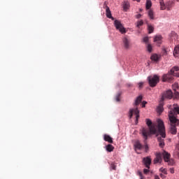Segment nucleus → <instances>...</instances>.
<instances>
[{"mask_svg":"<svg viewBox=\"0 0 179 179\" xmlns=\"http://www.w3.org/2000/svg\"><path fill=\"white\" fill-rule=\"evenodd\" d=\"M107 8H110V7H109L108 6H107V2L105 1V2L103 3V8L106 10Z\"/></svg>","mask_w":179,"mask_h":179,"instance_id":"nucleus-36","label":"nucleus"},{"mask_svg":"<svg viewBox=\"0 0 179 179\" xmlns=\"http://www.w3.org/2000/svg\"><path fill=\"white\" fill-rule=\"evenodd\" d=\"M115 100H116V101H120V94L116 96Z\"/></svg>","mask_w":179,"mask_h":179,"instance_id":"nucleus-41","label":"nucleus"},{"mask_svg":"<svg viewBox=\"0 0 179 179\" xmlns=\"http://www.w3.org/2000/svg\"><path fill=\"white\" fill-rule=\"evenodd\" d=\"M141 101H142V96H139L136 98L134 103L135 106H139V104H141Z\"/></svg>","mask_w":179,"mask_h":179,"instance_id":"nucleus-20","label":"nucleus"},{"mask_svg":"<svg viewBox=\"0 0 179 179\" xmlns=\"http://www.w3.org/2000/svg\"><path fill=\"white\" fill-rule=\"evenodd\" d=\"M148 29L149 34H150L153 33V31L155 30V27H153V26H152L151 24H148Z\"/></svg>","mask_w":179,"mask_h":179,"instance_id":"nucleus-24","label":"nucleus"},{"mask_svg":"<svg viewBox=\"0 0 179 179\" xmlns=\"http://www.w3.org/2000/svg\"><path fill=\"white\" fill-rule=\"evenodd\" d=\"M148 80L150 87H156L157 83L160 82V78L157 75L150 76L148 77Z\"/></svg>","mask_w":179,"mask_h":179,"instance_id":"nucleus-5","label":"nucleus"},{"mask_svg":"<svg viewBox=\"0 0 179 179\" xmlns=\"http://www.w3.org/2000/svg\"><path fill=\"white\" fill-rule=\"evenodd\" d=\"M147 103H148V102L143 101V103H142V107L145 108Z\"/></svg>","mask_w":179,"mask_h":179,"instance_id":"nucleus-39","label":"nucleus"},{"mask_svg":"<svg viewBox=\"0 0 179 179\" xmlns=\"http://www.w3.org/2000/svg\"><path fill=\"white\" fill-rule=\"evenodd\" d=\"M146 124L148 128L143 127L141 129L143 139H148V136L150 135H160L157 137L159 146L163 148L164 146V138H166V127H164V122L161 119H157L156 123H152L150 119H146Z\"/></svg>","mask_w":179,"mask_h":179,"instance_id":"nucleus-1","label":"nucleus"},{"mask_svg":"<svg viewBox=\"0 0 179 179\" xmlns=\"http://www.w3.org/2000/svg\"><path fill=\"white\" fill-rule=\"evenodd\" d=\"M174 96H175V99H179V92L177 91H175Z\"/></svg>","mask_w":179,"mask_h":179,"instance_id":"nucleus-35","label":"nucleus"},{"mask_svg":"<svg viewBox=\"0 0 179 179\" xmlns=\"http://www.w3.org/2000/svg\"><path fill=\"white\" fill-rule=\"evenodd\" d=\"M170 173H171V174H174V168H171V169H170Z\"/></svg>","mask_w":179,"mask_h":179,"instance_id":"nucleus-40","label":"nucleus"},{"mask_svg":"<svg viewBox=\"0 0 179 179\" xmlns=\"http://www.w3.org/2000/svg\"><path fill=\"white\" fill-rule=\"evenodd\" d=\"M177 89H179V84L178 83H175L173 85V90H174V92H177Z\"/></svg>","mask_w":179,"mask_h":179,"instance_id":"nucleus-29","label":"nucleus"},{"mask_svg":"<svg viewBox=\"0 0 179 179\" xmlns=\"http://www.w3.org/2000/svg\"><path fill=\"white\" fill-rule=\"evenodd\" d=\"M163 37L161 35H157L154 37V43H156L157 45L159 47L162 45Z\"/></svg>","mask_w":179,"mask_h":179,"instance_id":"nucleus-12","label":"nucleus"},{"mask_svg":"<svg viewBox=\"0 0 179 179\" xmlns=\"http://www.w3.org/2000/svg\"><path fill=\"white\" fill-rule=\"evenodd\" d=\"M143 173H144V174H148V173H149V169L148 168L147 169H144Z\"/></svg>","mask_w":179,"mask_h":179,"instance_id":"nucleus-37","label":"nucleus"},{"mask_svg":"<svg viewBox=\"0 0 179 179\" xmlns=\"http://www.w3.org/2000/svg\"><path fill=\"white\" fill-rule=\"evenodd\" d=\"M106 17L108 19H112V20H114V18L113 17V15H111V10H110V8H107L106 10Z\"/></svg>","mask_w":179,"mask_h":179,"instance_id":"nucleus-17","label":"nucleus"},{"mask_svg":"<svg viewBox=\"0 0 179 179\" xmlns=\"http://www.w3.org/2000/svg\"><path fill=\"white\" fill-rule=\"evenodd\" d=\"M143 162L147 169H150V164H152V159L150 157H147L143 158Z\"/></svg>","mask_w":179,"mask_h":179,"instance_id":"nucleus-11","label":"nucleus"},{"mask_svg":"<svg viewBox=\"0 0 179 179\" xmlns=\"http://www.w3.org/2000/svg\"><path fill=\"white\" fill-rule=\"evenodd\" d=\"M141 26H143V20H140V21L137 22L136 27H138L139 29L141 27Z\"/></svg>","mask_w":179,"mask_h":179,"instance_id":"nucleus-31","label":"nucleus"},{"mask_svg":"<svg viewBox=\"0 0 179 179\" xmlns=\"http://www.w3.org/2000/svg\"><path fill=\"white\" fill-rule=\"evenodd\" d=\"M103 139L106 142H108V143H113V138H111V136H110L108 134H105L103 136Z\"/></svg>","mask_w":179,"mask_h":179,"instance_id":"nucleus-16","label":"nucleus"},{"mask_svg":"<svg viewBox=\"0 0 179 179\" xmlns=\"http://www.w3.org/2000/svg\"><path fill=\"white\" fill-rule=\"evenodd\" d=\"M146 141H148V139L144 138L145 152L148 153V152H149V146L148 145Z\"/></svg>","mask_w":179,"mask_h":179,"instance_id":"nucleus-27","label":"nucleus"},{"mask_svg":"<svg viewBox=\"0 0 179 179\" xmlns=\"http://www.w3.org/2000/svg\"><path fill=\"white\" fill-rule=\"evenodd\" d=\"M152 8V1L147 0L146 1V9H150Z\"/></svg>","mask_w":179,"mask_h":179,"instance_id":"nucleus-28","label":"nucleus"},{"mask_svg":"<svg viewBox=\"0 0 179 179\" xmlns=\"http://www.w3.org/2000/svg\"><path fill=\"white\" fill-rule=\"evenodd\" d=\"M163 101H160L159 106L157 107L158 113H163Z\"/></svg>","mask_w":179,"mask_h":179,"instance_id":"nucleus-21","label":"nucleus"},{"mask_svg":"<svg viewBox=\"0 0 179 179\" xmlns=\"http://www.w3.org/2000/svg\"><path fill=\"white\" fill-rule=\"evenodd\" d=\"M160 177H161L162 178H166V176H164L163 173H161V174H160Z\"/></svg>","mask_w":179,"mask_h":179,"instance_id":"nucleus-42","label":"nucleus"},{"mask_svg":"<svg viewBox=\"0 0 179 179\" xmlns=\"http://www.w3.org/2000/svg\"><path fill=\"white\" fill-rule=\"evenodd\" d=\"M136 115V124H138V120H139V110L137 108L134 109H130L129 110V118H132V115Z\"/></svg>","mask_w":179,"mask_h":179,"instance_id":"nucleus-9","label":"nucleus"},{"mask_svg":"<svg viewBox=\"0 0 179 179\" xmlns=\"http://www.w3.org/2000/svg\"><path fill=\"white\" fill-rule=\"evenodd\" d=\"M142 17V15H141V14H138L136 15L137 19H140V17Z\"/></svg>","mask_w":179,"mask_h":179,"instance_id":"nucleus-43","label":"nucleus"},{"mask_svg":"<svg viewBox=\"0 0 179 179\" xmlns=\"http://www.w3.org/2000/svg\"><path fill=\"white\" fill-rule=\"evenodd\" d=\"M122 42H123L124 48L126 50L129 49V47L131 46V40H129L128 37L124 36V37L122 38Z\"/></svg>","mask_w":179,"mask_h":179,"instance_id":"nucleus-10","label":"nucleus"},{"mask_svg":"<svg viewBox=\"0 0 179 179\" xmlns=\"http://www.w3.org/2000/svg\"><path fill=\"white\" fill-rule=\"evenodd\" d=\"M123 9H124V10H127V9H129V1H124Z\"/></svg>","mask_w":179,"mask_h":179,"instance_id":"nucleus-23","label":"nucleus"},{"mask_svg":"<svg viewBox=\"0 0 179 179\" xmlns=\"http://www.w3.org/2000/svg\"><path fill=\"white\" fill-rule=\"evenodd\" d=\"M114 24L116 30H118L122 34L127 33V29H125V27H124V25H122L120 20H115Z\"/></svg>","mask_w":179,"mask_h":179,"instance_id":"nucleus-7","label":"nucleus"},{"mask_svg":"<svg viewBox=\"0 0 179 179\" xmlns=\"http://www.w3.org/2000/svg\"><path fill=\"white\" fill-rule=\"evenodd\" d=\"M143 148V145L141 144V142L136 141L134 143V149L136 152H138V150H142V148Z\"/></svg>","mask_w":179,"mask_h":179,"instance_id":"nucleus-13","label":"nucleus"},{"mask_svg":"<svg viewBox=\"0 0 179 179\" xmlns=\"http://www.w3.org/2000/svg\"><path fill=\"white\" fill-rule=\"evenodd\" d=\"M170 124H171V127H170L169 132L172 135H176L177 134V127L179 126V120H173L172 122H171V120H170Z\"/></svg>","mask_w":179,"mask_h":179,"instance_id":"nucleus-6","label":"nucleus"},{"mask_svg":"<svg viewBox=\"0 0 179 179\" xmlns=\"http://www.w3.org/2000/svg\"><path fill=\"white\" fill-rule=\"evenodd\" d=\"M110 170H117V164L115 162H111L110 164Z\"/></svg>","mask_w":179,"mask_h":179,"instance_id":"nucleus-26","label":"nucleus"},{"mask_svg":"<svg viewBox=\"0 0 179 179\" xmlns=\"http://www.w3.org/2000/svg\"><path fill=\"white\" fill-rule=\"evenodd\" d=\"M147 51H148V52H152V45H150L149 43L147 45Z\"/></svg>","mask_w":179,"mask_h":179,"instance_id":"nucleus-32","label":"nucleus"},{"mask_svg":"<svg viewBox=\"0 0 179 179\" xmlns=\"http://www.w3.org/2000/svg\"><path fill=\"white\" fill-rule=\"evenodd\" d=\"M143 43H145V44H149V37L145 36L143 38Z\"/></svg>","mask_w":179,"mask_h":179,"instance_id":"nucleus-33","label":"nucleus"},{"mask_svg":"<svg viewBox=\"0 0 179 179\" xmlns=\"http://www.w3.org/2000/svg\"><path fill=\"white\" fill-rule=\"evenodd\" d=\"M179 54V45H176L173 50V57H178Z\"/></svg>","mask_w":179,"mask_h":179,"instance_id":"nucleus-19","label":"nucleus"},{"mask_svg":"<svg viewBox=\"0 0 179 179\" xmlns=\"http://www.w3.org/2000/svg\"><path fill=\"white\" fill-rule=\"evenodd\" d=\"M166 10H171L173 6H174V1H169L166 3Z\"/></svg>","mask_w":179,"mask_h":179,"instance_id":"nucleus-14","label":"nucleus"},{"mask_svg":"<svg viewBox=\"0 0 179 179\" xmlns=\"http://www.w3.org/2000/svg\"><path fill=\"white\" fill-rule=\"evenodd\" d=\"M170 110L169 111V121L173 122V121H179L177 119V115L179 114V106L178 104H173V106H170Z\"/></svg>","mask_w":179,"mask_h":179,"instance_id":"nucleus-3","label":"nucleus"},{"mask_svg":"<svg viewBox=\"0 0 179 179\" xmlns=\"http://www.w3.org/2000/svg\"><path fill=\"white\" fill-rule=\"evenodd\" d=\"M138 176L140 177V179H145V176H143V174H142V172L138 171Z\"/></svg>","mask_w":179,"mask_h":179,"instance_id":"nucleus-34","label":"nucleus"},{"mask_svg":"<svg viewBox=\"0 0 179 179\" xmlns=\"http://www.w3.org/2000/svg\"><path fill=\"white\" fill-rule=\"evenodd\" d=\"M179 71L178 66L173 67L169 73L164 74L162 76V81L164 82H171L173 80V76H177L179 78V73H175L174 72H178Z\"/></svg>","mask_w":179,"mask_h":179,"instance_id":"nucleus-4","label":"nucleus"},{"mask_svg":"<svg viewBox=\"0 0 179 179\" xmlns=\"http://www.w3.org/2000/svg\"><path fill=\"white\" fill-rule=\"evenodd\" d=\"M155 179H160V178L159 177V176L155 175Z\"/></svg>","mask_w":179,"mask_h":179,"instance_id":"nucleus-44","label":"nucleus"},{"mask_svg":"<svg viewBox=\"0 0 179 179\" xmlns=\"http://www.w3.org/2000/svg\"><path fill=\"white\" fill-rule=\"evenodd\" d=\"M159 58H160V57H159V55H157V54H154L151 56L152 61L157 62L159 60Z\"/></svg>","mask_w":179,"mask_h":179,"instance_id":"nucleus-25","label":"nucleus"},{"mask_svg":"<svg viewBox=\"0 0 179 179\" xmlns=\"http://www.w3.org/2000/svg\"><path fill=\"white\" fill-rule=\"evenodd\" d=\"M159 171H161V173H162L163 174H165L166 176H167V169L161 168L159 169Z\"/></svg>","mask_w":179,"mask_h":179,"instance_id":"nucleus-30","label":"nucleus"},{"mask_svg":"<svg viewBox=\"0 0 179 179\" xmlns=\"http://www.w3.org/2000/svg\"><path fill=\"white\" fill-rule=\"evenodd\" d=\"M107 152H113L114 150V147L111 144H108L106 146Z\"/></svg>","mask_w":179,"mask_h":179,"instance_id":"nucleus-22","label":"nucleus"},{"mask_svg":"<svg viewBox=\"0 0 179 179\" xmlns=\"http://www.w3.org/2000/svg\"><path fill=\"white\" fill-rule=\"evenodd\" d=\"M143 87V83H138V87H139V89H142Z\"/></svg>","mask_w":179,"mask_h":179,"instance_id":"nucleus-38","label":"nucleus"},{"mask_svg":"<svg viewBox=\"0 0 179 179\" xmlns=\"http://www.w3.org/2000/svg\"><path fill=\"white\" fill-rule=\"evenodd\" d=\"M134 1H136V2H141V0H134Z\"/></svg>","mask_w":179,"mask_h":179,"instance_id":"nucleus-45","label":"nucleus"},{"mask_svg":"<svg viewBox=\"0 0 179 179\" xmlns=\"http://www.w3.org/2000/svg\"><path fill=\"white\" fill-rule=\"evenodd\" d=\"M148 16L151 20H154L155 19V13L152 10H148Z\"/></svg>","mask_w":179,"mask_h":179,"instance_id":"nucleus-18","label":"nucleus"},{"mask_svg":"<svg viewBox=\"0 0 179 179\" xmlns=\"http://www.w3.org/2000/svg\"><path fill=\"white\" fill-rule=\"evenodd\" d=\"M160 10H166L167 9L166 3H164V0H159Z\"/></svg>","mask_w":179,"mask_h":179,"instance_id":"nucleus-15","label":"nucleus"},{"mask_svg":"<svg viewBox=\"0 0 179 179\" xmlns=\"http://www.w3.org/2000/svg\"><path fill=\"white\" fill-rule=\"evenodd\" d=\"M162 155L164 162L168 163L169 166H173V164H174V160L170 159V154L166 151H164L162 155L160 152L156 154V158L154 159L155 164H157V163H162Z\"/></svg>","mask_w":179,"mask_h":179,"instance_id":"nucleus-2","label":"nucleus"},{"mask_svg":"<svg viewBox=\"0 0 179 179\" xmlns=\"http://www.w3.org/2000/svg\"><path fill=\"white\" fill-rule=\"evenodd\" d=\"M165 99H169V100H171V99H173V91H171V90L166 91L162 94L161 101H164Z\"/></svg>","mask_w":179,"mask_h":179,"instance_id":"nucleus-8","label":"nucleus"}]
</instances>
